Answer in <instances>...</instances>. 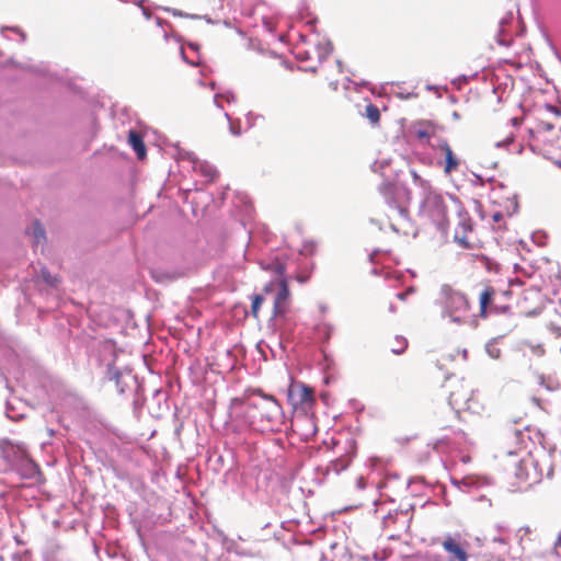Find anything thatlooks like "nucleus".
Listing matches in <instances>:
<instances>
[{"mask_svg": "<svg viewBox=\"0 0 561 561\" xmlns=\"http://www.w3.org/2000/svg\"><path fill=\"white\" fill-rule=\"evenodd\" d=\"M499 291L490 284L483 286L479 296V316L485 319L489 312L497 310L494 300Z\"/></svg>", "mask_w": 561, "mask_h": 561, "instance_id": "9", "label": "nucleus"}, {"mask_svg": "<svg viewBox=\"0 0 561 561\" xmlns=\"http://www.w3.org/2000/svg\"><path fill=\"white\" fill-rule=\"evenodd\" d=\"M550 150H553L552 153H548L549 156L553 157L556 154L561 156V130L554 136L552 142L548 147Z\"/></svg>", "mask_w": 561, "mask_h": 561, "instance_id": "21", "label": "nucleus"}, {"mask_svg": "<svg viewBox=\"0 0 561 561\" xmlns=\"http://www.w3.org/2000/svg\"><path fill=\"white\" fill-rule=\"evenodd\" d=\"M128 144L135 150L138 159L142 160L146 158L147 151L146 146L142 139V136L136 130H129L128 133Z\"/></svg>", "mask_w": 561, "mask_h": 561, "instance_id": "15", "label": "nucleus"}, {"mask_svg": "<svg viewBox=\"0 0 561 561\" xmlns=\"http://www.w3.org/2000/svg\"><path fill=\"white\" fill-rule=\"evenodd\" d=\"M502 218H503V215H502V213H500V211H496V213L493 215V220H494L495 222H499L500 220H502Z\"/></svg>", "mask_w": 561, "mask_h": 561, "instance_id": "28", "label": "nucleus"}, {"mask_svg": "<svg viewBox=\"0 0 561 561\" xmlns=\"http://www.w3.org/2000/svg\"><path fill=\"white\" fill-rule=\"evenodd\" d=\"M453 205H454L455 210H457V211L460 210V205L456 201H454Z\"/></svg>", "mask_w": 561, "mask_h": 561, "instance_id": "29", "label": "nucleus"}, {"mask_svg": "<svg viewBox=\"0 0 561 561\" xmlns=\"http://www.w3.org/2000/svg\"><path fill=\"white\" fill-rule=\"evenodd\" d=\"M437 129V125L431 121H420L412 126L414 137L427 145H430L431 138L436 136Z\"/></svg>", "mask_w": 561, "mask_h": 561, "instance_id": "12", "label": "nucleus"}, {"mask_svg": "<svg viewBox=\"0 0 561 561\" xmlns=\"http://www.w3.org/2000/svg\"><path fill=\"white\" fill-rule=\"evenodd\" d=\"M32 234H33L35 244H39L43 241H45V231L38 221H35L33 224Z\"/></svg>", "mask_w": 561, "mask_h": 561, "instance_id": "20", "label": "nucleus"}, {"mask_svg": "<svg viewBox=\"0 0 561 561\" xmlns=\"http://www.w3.org/2000/svg\"><path fill=\"white\" fill-rule=\"evenodd\" d=\"M472 388L469 383L463 380L455 381L449 392V404L451 409L435 414V425L440 430L450 428L451 424L449 420L458 416L461 410H469L471 408L470 401L472 399Z\"/></svg>", "mask_w": 561, "mask_h": 561, "instance_id": "1", "label": "nucleus"}, {"mask_svg": "<svg viewBox=\"0 0 561 561\" xmlns=\"http://www.w3.org/2000/svg\"><path fill=\"white\" fill-rule=\"evenodd\" d=\"M412 291H413V289H412V288H410V289H408V290H407V291H404V293H400V294H398L397 296H398V298H399V299L404 300V299H405V297H407L410 293H412Z\"/></svg>", "mask_w": 561, "mask_h": 561, "instance_id": "27", "label": "nucleus"}, {"mask_svg": "<svg viewBox=\"0 0 561 561\" xmlns=\"http://www.w3.org/2000/svg\"><path fill=\"white\" fill-rule=\"evenodd\" d=\"M453 483L458 486L459 489H461V486H466V488H469V486H472L474 485L477 482L473 478L471 477H466L463 478L462 480H453Z\"/></svg>", "mask_w": 561, "mask_h": 561, "instance_id": "23", "label": "nucleus"}, {"mask_svg": "<svg viewBox=\"0 0 561 561\" xmlns=\"http://www.w3.org/2000/svg\"><path fill=\"white\" fill-rule=\"evenodd\" d=\"M310 277H311V271L310 270H306V271L299 272L296 275L297 282H299L301 284L307 283L310 279Z\"/></svg>", "mask_w": 561, "mask_h": 561, "instance_id": "25", "label": "nucleus"}, {"mask_svg": "<svg viewBox=\"0 0 561 561\" xmlns=\"http://www.w3.org/2000/svg\"><path fill=\"white\" fill-rule=\"evenodd\" d=\"M459 230L455 232V240L461 244L463 248H471V242L469 241L467 233L471 231V220L466 216H461L459 213Z\"/></svg>", "mask_w": 561, "mask_h": 561, "instance_id": "13", "label": "nucleus"}, {"mask_svg": "<svg viewBox=\"0 0 561 561\" xmlns=\"http://www.w3.org/2000/svg\"><path fill=\"white\" fill-rule=\"evenodd\" d=\"M556 163L561 167V160H556Z\"/></svg>", "mask_w": 561, "mask_h": 561, "instance_id": "35", "label": "nucleus"}, {"mask_svg": "<svg viewBox=\"0 0 561 561\" xmlns=\"http://www.w3.org/2000/svg\"><path fill=\"white\" fill-rule=\"evenodd\" d=\"M350 465V459H337L335 462L332 463L333 470L339 473L340 471L347 468Z\"/></svg>", "mask_w": 561, "mask_h": 561, "instance_id": "24", "label": "nucleus"}, {"mask_svg": "<svg viewBox=\"0 0 561 561\" xmlns=\"http://www.w3.org/2000/svg\"><path fill=\"white\" fill-rule=\"evenodd\" d=\"M288 401L295 410L308 412L314 403V391L304 383H295L288 390Z\"/></svg>", "mask_w": 561, "mask_h": 561, "instance_id": "7", "label": "nucleus"}, {"mask_svg": "<svg viewBox=\"0 0 561 561\" xmlns=\"http://www.w3.org/2000/svg\"><path fill=\"white\" fill-rule=\"evenodd\" d=\"M298 57H299V58H301V59H307V57H306V56H302V54H301V53H298Z\"/></svg>", "mask_w": 561, "mask_h": 561, "instance_id": "31", "label": "nucleus"}, {"mask_svg": "<svg viewBox=\"0 0 561 561\" xmlns=\"http://www.w3.org/2000/svg\"><path fill=\"white\" fill-rule=\"evenodd\" d=\"M529 134V146L534 151H540L543 153H552L553 150L548 148L552 142L554 136V126L548 122L535 121L531 122L528 127Z\"/></svg>", "mask_w": 561, "mask_h": 561, "instance_id": "5", "label": "nucleus"}, {"mask_svg": "<svg viewBox=\"0 0 561 561\" xmlns=\"http://www.w3.org/2000/svg\"><path fill=\"white\" fill-rule=\"evenodd\" d=\"M266 294H256L252 297L251 312L254 318H259L260 307L263 304Z\"/></svg>", "mask_w": 561, "mask_h": 561, "instance_id": "19", "label": "nucleus"}, {"mask_svg": "<svg viewBox=\"0 0 561 561\" xmlns=\"http://www.w3.org/2000/svg\"><path fill=\"white\" fill-rule=\"evenodd\" d=\"M233 403H241V400H239V399H234V400H233Z\"/></svg>", "mask_w": 561, "mask_h": 561, "instance_id": "33", "label": "nucleus"}, {"mask_svg": "<svg viewBox=\"0 0 561 561\" xmlns=\"http://www.w3.org/2000/svg\"><path fill=\"white\" fill-rule=\"evenodd\" d=\"M467 546L466 541H460L458 537L450 535H447L442 541V547L449 554L448 561H468Z\"/></svg>", "mask_w": 561, "mask_h": 561, "instance_id": "8", "label": "nucleus"}, {"mask_svg": "<svg viewBox=\"0 0 561 561\" xmlns=\"http://www.w3.org/2000/svg\"><path fill=\"white\" fill-rule=\"evenodd\" d=\"M412 175H413L414 180L420 179L419 175L415 172H412Z\"/></svg>", "mask_w": 561, "mask_h": 561, "instance_id": "32", "label": "nucleus"}, {"mask_svg": "<svg viewBox=\"0 0 561 561\" xmlns=\"http://www.w3.org/2000/svg\"><path fill=\"white\" fill-rule=\"evenodd\" d=\"M437 304L444 310V313L456 322L465 319L470 310L468 297L448 284L440 286Z\"/></svg>", "mask_w": 561, "mask_h": 561, "instance_id": "2", "label": "nucleus"}, {"mask_svg": "<svg viewBox=\"0 0 561 561\" xmlns=\"http://www.w3.org/2000/svg\"><path fill=\"white\" fill-rule=\"evenodd\" d=\"M511 122H512V124H513V125H515V126L519 124V119H518V118H516V117L512 118V119H511Z\"/></svg>", "mask_w": 561, "mask_h": 561, "instance_id": "30", "label": "nucleus"}, {"mask_svg": "<svg viewBox=\"0 0 561 561\" xmlns=\"http://www.w3.org/2000/svg\"><path fill=\"white\" fill-rule=\"evenodd\" d=\"M0 450L2 457L10 462L24 460L27 457V450L24 444H14L8 439L1 440Z\"/></svg>", "mask_w": 561, "mask_h": 561, "instance_id": "10", "label": "nucleus"}, {"mask_svg": "<svg viewBox=\"0 0 561 561\" xmlns=\"http://www.w3.org/2000/svg\"><path fill=\"white\" fill-rule=\"evenodd\" d=\"M273 272L279 275V279L270 282L263 287L264 294H274L273 309L275 316H283L289 309L290 291L285 276L286 267L283 263H276Z\"/></svg>", "mask_w": 561, "mask_h": 561, "instance_id": "4", "label": "nucleus"}, {"mask_svg": "<svg viewBox=\"0 0 561 561\" xmlns=\"http://www.w3.org/2000/svg\"><path fill=\"white\" fill-rule=\"evenodd\" d=\"M423 213L438 229L445 230L448 226L449 207L442 195L428 194L423 204Z\"/></svg>", "mask_w": 561, "mask_h": 561, "instance_id": "6", "label": "nucleus"}, {"mask_svg": "<svg viewBox=\"0 0 561 561\" xmlns=\"http://www.w3.org/2000/svg\"><path fill=\"white\" fill-rule=\"evenodd\" d=\"M408 345V340L402 335L390 336L385 342V347L396 355L403 354Z\"/></svg>", "mask_w": 561, "mask_h": 561, "instance_id": "14", "label": "nucleus"}, {"mask_svg": "<svg viewBox=\"0 0 561 561\" xmlns=\"http://www.w3.org/2000/svg\"><path fill=\"white\" fill-rule=\"evenodd\" d=\"M380 193L385 203V215L390 219L405 217L408 215V204L410 201V192L397 184H383Z\"/></svg>", "mask_w": 561, "mask_h": 561, "instance_id": "3", "label": "nucleus"}, {"mask_svg": "<svg viewBox=\"0 0 561 561\" xmlns=\"http://www.w3.org/2000/svg\"><path fill=\"white\" fill-rule=\"evenodd\" d=\"M264 403L266 405V414L265 416L271 420L275 416V414L278 412L279 405L272 396H264Z\"/></svg>", "mask_w": 561, "mask_h": 561, "instance_id": "17", "label": "nucleus"}, {"mask_svg": "<svg viewBox=\"0 0 561 561\" xmlns=\"http://www.w3.org/2000/svg\"><path fill=\"white\" fill-rule=\"evenodd\" d=\"M41 276L46 284L53 287H56L60 282L59 278H57L56 276H51L46 268H43L41 271Z\"/></svg>", "mask_w": 561, "mask_h": 561, "instance_id": "22", "label": "nucleus"}, {"mask_svg": "<svg viewBox=\"0 0 561 561\" xmlns=\"http://www.w3.org/2000/svg\"><path fill=\"white\" fill-rule=\"evenodd\" d=\"M365 116L373 125H377L380 121L379 108L375 104L369 103L365 108Z\"/></svg>", "mask_w": 561, "mask_h": 561, "instance_id": "18", "label": "nucleus"}, {"mask_svg": "<svg viewBox=\"0 0 561 561\" xmlns=\"http://www.w3.org/2000/svg\"><path fill=\"white\" fill-rule=\"evenodd\" d=\"M503 294H504V295H510V294H511V291H510V290H504V291H503Z\"/></svg>", "mask_w": 561, "mask_h": 561, "instance_id": "34", "label": "nucleus"}, {"mask_svg": "<svg viewBox=\"0 0 561 561\" xmlns=\"http://www.w3.org/2000/svg\"><path fill=\"white\" fill-rule=\"evenodd\" d=\"M434 149L440 150L444 154L443 168L445 174H451L460 167V159L454 153L451 147L446 140H440L436 146L432 145Z\"/></svg>", "mask_w": 561, "mask_h": 561, "instance_id": "11", "label": "nucleus"}, {"mask_svg": "<svg viewBox=\"0 0 561 561\" xmlns=\"http://www.w3.org/2000/svg\"><path fill=\"white\" fill-rule=\"evenodd\" d=\"M24 463L21 468L22 477L25 479H32L35 481H39L42 479V472L39 470V467L28 459L27 457L23 460Z\"/></svg>", "mask_w": 561, "mask_h": 561, "instance_id": "16", "label": "nucleus"}, {"mask_svg": "<svg viewBox=\"0 0 561 561\" xmlns=\"http://www.w3.org/2000/svg\"><path fill=\"white\" fill-rule=\"evenodd\" d=\"M496 41H497V43H499L500 45H502V46H508V45H510V43H511V38H508V39H504V38H502L501 36H499Z\"/></svg>", "mask_w": 561, "mask_h": 561, "instance_id": "26", "label": "nucleus"}]
</instances>
